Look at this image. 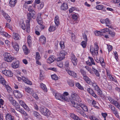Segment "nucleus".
I'll use <instances>...</instances> for the list:
<instances>
[{
	"instance_id": "nucleus-19",
	"label": "nucleus",
	"mask_w": 120,
	"mask_h": 120,
	"mask_svg": "<svg viewBox=\"0 0 120 120\" xmlns=\"http://www.w3.org/2000/svg\"><path fill=\"white\" fill-rule=\"evenodd\" d=\"M68 8V4L66 3H63L61 6V9L63 10H66Z\"/></svg>"
},
{
	"instance_id": "nucleus-24",
	"label": "nucleus",
	"mask_w": 120,
	"mask_h": 120,
	"mask_svg": "<svg viewBox=\"0 0 120 120\" xmlns=\"http://www.w3.org/2000/svg\"><path fill=\"white\" fill-rule=\"evenodd\" d=\"M5 117L6 120H13L14 119L13 116H12L10 114L7 113Z\"/></svg>"
},
{
	"instance_id": "nucleus-27",
	"label": "nucleus",
	"mask_w": 120,
	"mask_h": 120,
	"mask_svg": "<svg viewBox=\"0 0 120 120\" xmlns=\"http://www.w3.org/2000/svg\"><path fill=\"white\" fill-rule=\"evenodd\" d=\"M17 3V0H10L9 4L11 7H14Z\"/></svg>"
},
{
	"instance_id": "nucleus-25",
	"label": "nucleus",
	"mask_w": 120,
	"mask_h": 120,
	"mask_svg": "<svg viewBox=\"0 0 120 120\" xmlns=\"http://www.w3.org/2000/svg\"><path fill=\"white\" fill-rule=\"evenodd\" d=\"M80 104L82 110L85 112L88 111V108L85 104H83L82 102L80 103Z\"/></svg>"
},
{
	"instance_id": "nucleus-6",
	"label": "nucleus",
	"mask_w": 120,
	"mask_h": 120,
	"mask_svg": "<svg viewBox=\"0 0 120 120\" xmlns=\"http://www.w3.org/2000/svg\"><path fill=\"white\" fill-rule=\"evenodd\" d=\"M108 99L112 104H113L115 106L120 110V102H118L112 99L111 97L108 98Z\"/></svg>"
},
{
	"instance_id": "nucleus-11",
	"label": "nucleus",
	"mask_w": 120,
	"mask_h": 120,
	"mask_svg": "<svg viewBox=\"0 0 120 120\" xmlns=\"http://www.w3.org/2000/svg\"><path fill=\"white\" fill-rule=\"evenodd\" d=\"M19 102L21 105L26 110L28 111H30V109L23 101L22 100H19Z\"/></svg>"
},
{
	"instance_id": "nucleus-13",
	"label": "nucleus",
	"mask_w": 120,
	"mask_h": 120,
	"mask_svg": "<svg viewBox=\"0 0 120 120\" xmlns=\"http://www.w3.org/2000/svg\"><path fill=\"white\" fill-rule=\"evenodd\" d=\"M14 94L16 98H20L22 96L21 93L18 90H15L14 91Z\"/></svg>"
},
{
	"instance_id": "nucleus-31",
	"label": "nucleus",
	"mask_w": 120,
	"mask_h": 120,
	"mask_svg": "<svg viewBox=\"0 0 120 120\" xmlns=\"http://www.w3.org/2000/svg\"><path fill=\"white\" fill-rule=\"evenodd\" d=\"M13 37L14 39L16 40H19L20 38L19 34L16 33L14 34Z\"/></svg>"
},
{
	"instance_id": "nucleus-5",
	"label": "nucleus",
	"mask_w": 120,
	"mask_h": 120,
	"mask_svg": "<svg viewBox=\"0 0 120 120\" xmlns=\"http://www.w3.org/2000/svg\"><path fill=\"white\" fill-rule=\"evenodd\" d=\"M72 99L71 101V100L74 101L73 100L75 101H76L80 103H81L82 100L79 96L77 94L74 93H72L71 95Z\"/></svg>"
},
{
	"instance_id": "nucleus-41",
	"label": "nucleus",
	"mask_w": 120,
	"mask_h": 120,
	"mask_svg": "<svg viewBox=\"0 0 120 120\" xmlns=\"http://www.w3.org/2000/svg\"><path fill=\"white\" fill-rule=\"evenodd\" d=\"M26 22L27 23V24H26V30L27 32L29 33L30 32V23L28 22L27 21Z\"/></svg>"
},
{
	"instance_id": "nucleus-30",
	"label": "nucleus",
	"mask_w": 120,
	"mask_h": 120,
	"mask_svg": "<svg viewBox=\"0 0 120 120\" xmlns=\"http://www.w3.org/2000/svg\"><path fill=\"white\" fill-rule=\"evenodd\" d=\"M94 45H95V50L94 53L95 55H97L98 54V51L99 47L98 45V44L97 43H95Z\"/></svg>"
},
{
	"instance_id": "nucleus-43",
	"label": "nucleus",
	"mask_w": 120,
	"mask_h": 120,
	"mask_svg": "<svg viewBox=\"0 0 120 120\" xmlns=\"http://www.w3.org/2000/svg\"><path fill=\"white\" fill-rule=\"evenodd\" d=\"M95 50V47L94 48L92 47L90 49V52H91L93 56H95L94 53V52Z\"/></svg>"
},
{
	"instance_id": "nucleus-56",
	"label": "nucleus",
	"mask_w": 120,
	"mask_h": 120,
	"mask_svg": "<svg viewBox=\"0 0 120 120\" xmlns=\"http://www.w3.org/2000/svg\"><path fill=\"white\" fill-rule=\"evenodd\" d=\"M65 69L66 71V69H70L69 67V62L68 61H66L65 63Z\"/></svg>"
},
{
	"instance_id": "nucleus-1",
	"label": "nucleus",
	"mask_w": 120,
	"mask_h": 120,
	"mask_svg": "<svg viewBox=\"0 0 120 120\" xmlns=\"http://www.w3.org/2000/svg\"><path fill=\"white\" fill-rule=\"evenodd\" d=\"M71 102L73 105V106L76 109V111L77 113L80 114L84 117H87V116L85 114L84 112L82 110L80 104L76 103L75 101L72 100Z\"/></svg>"
},
{
	"instance_id": "nucleus-33",
	"label": "nucleus",
	"mask_w": 120,
	"mask_h": 120,
	"mask_svg": "<svg viewBox=\"0 0 120 120\" xmlns=\"http://www.w3.org/2000/svg\"><path fill=\"white\" fill-rule=\"evenodd\" d=\"M12 67L14 68H16L18 67L19 66V63L17 62H14L11 64Z\"/></svg>"
},
{
	"instance_id": "nucleus-18",
	"label": "nucleus",
	"mask_w": 120,
	"mask_h": 120,
	"mask_svg": "<svg viewBox=\"0 0 120 120\" xmlns=\"http://www.w3.org/2000/svg\"><path fill=\"white\" fill-rule=\"evenodd\" d=\"M83 79L87 83L90 85H92V82L90 79L86 75L83 77Z\"/></svg>"
},
{
	"instance_id": "nucleus-48",
	"label": "nucleus",
	"mask_w": 120,
	"mask_h": 120,
	"mask_svg": "<svg viewBox=\"0 0 120 120\" xmlns=\"http://www.w3.org/2000/svg\"><path fill=\"white\" fill-rule=\"evenodd\" d=\"M55 30V27L53 26H50L49 29V30L50 32L54 31Z\"/></svg>"
},
{
	"instance_id": "nucleus-36",
	"label": "nucleus",
	"mask_w": 120,
	"mask_h": 120,
	"mask_svg": "<svg viewBox=\"0 0 120 120\" xmlns=\"http://www.w3.org/2000/svg\"><path fill=\"white\" fill-rule=\"evenodd\" d=\"M11 43L14 47V49L17 51H18L19 49V47L18 45L17 44H16L14 46L13 42H11Z\"/></svg>"
},
{
	"instance_id": "nucleus-4",
	"label": "nucleus",
	"mask_w": 120,
	"mask_h": 120,
	"mask_svg": "<svg viewBox=\"0 0 120 120\" xmlns=\"http://www.w3.org/2000/svg\"><path fill=\"white\" fill-rule=\"evenodd\" d=\"M4 60L8 62H11L14 59V57L11 56L10 53L7 52L4 53Z\"/></svg>"
},
{
	"instance_id": "nucleus-22",
	"label": "nucleus",
	"mask_w": 120,
	"mask_h": 120,
	"mask_svg": "<svg viewBox=\"0 0 120 120\" xmlns=\"http://www.w3.org/2000/svg\"><path fill=\"white\" fill-rule=\"evenodd\" d=\"M7 82L5 83V85H3L4 86H5V87L6 89L7 90V91L9 93L12 92V90L11 88V87L8 85H6Z\"/></svg>"
},
{
	"instance_id": "nucleus-26",
	"label": "nucleus",
	"mask_w": 120,
	"mask_h": 120,
	"mask_svg": "<svg viewBox=\"0 0 120 120\" xmlns=\"http://www.w3.org/2000/svg\"><path fill=\"white\" fill-rule=\"evenodd\" d=\"M70 116L73 119L75 120H80L79 117L73 113H70Z\"/></svg>"
},
{
	"instance_id": "nucleus-45",
	"label": "nucleus",
	"mask_w": 120,
	"mask_h": 120,
	"mask_svg": "<svg viewBox=\"0 0 120 120\" xmlns=\"http://www.w3.org/2000/svg\"><path fill=\"white\" fill-rule=\"evenodd\" d=\"M97 103H98L95 101L94 100L92 102V104L94 106V107L97 109H98L99 108L96 105Z\"/></svg>"
},
{
	"instance_id": "nucleus-53",
	"label": "nucleus",
	"mask_w": 120,
	"mask_h": 120,
	"mask_svg": "<svg viewBox=\"0 0 120 120\" xmlns=\"http://www.w3.org/2000/svg\"><path fill=\"white\" fill-rule=\"evenodd\" d=\"M60 44L61 49H63L64 48V42L63 41H61L60 43Z\"/></svg>"
},
{
	"instance_id": "nucleus-35",
	"label": "nucleus",
	"mask_w": 120,
	"mask_h": 120,
	"mask_svg": "<svg viewBox=\"0 0 120 120\" xmlns=\"http://www.w3.org/2000/svg\"><path fill=\"white\" fill-rule=\"evenodd\" d=\"M40 86L44 91L46 92L47 91V90L45 85L41 83L40 84Z\"/></svg>"
},
{
	"instance_id": "nucleus-32",
	"label": "nucleus",
	"mask_w": 120,
	"mask_h": 120,
	"mask_svg": "<svg viewBox=\"0 0 120 120\" xmlns=\"http://www.w3.org/2000/svg\"><path fill=\"white\" fill-rule=\"evenodd\" d=\"M31 37L30 35H29L27 37V43L29 47H31L32 41L31 40Z\"/></svg>"
},
{
	"instance_id": "nucleus-38",
	"label": "nucleus",
	"mask_w": 120,
	"mask_h": 120,
	"mask_svg": "<svg viewBox=\"0 0 120 120\" xmlns=\"http://www.w3.org/2000/svg\"><path fill=\"white\" fill-rule=\"evenodd\" d=\"M105 8L104 6L101 5H98L96 6V8L98 10H101L103 9L104 8Z\"/></svg>"
},
{
	"instance_id": "nucleus-3",
	"label": "nucleus",
	"mask_w": 120,
	"mask_h": 120,
	"mask_svg": "<svg viewBox=\"0 0 120 120\" xmlns=\"http://www.w3.org/2000/svg\"><path fill=\"white\" fill-rule=\"evenodd\" d=\"M36 16V12L35 11H32L31 12L28 13L27 14V20L26 21L30 23L32 18L34 19H35Z\"/></svg>"
},
{
	"instance_id": "nucleus-29",
	"label": "nucleus",
	"mask_w": 120,
	"mask_h": 120,
	"mask_svg": "<svg viewBox=\"0 0 120 120\" xmlns=\"http://www.w3.org/2000/svg\"><path fill=\"white\" fill-rule=\"evenodd\" d=\"M56 26H58L59 24L60 21L59 16H56L54 18Z\"/></svg>"
},
{
	"instance_id": "nucleus-12",
	"label": "nucleus",
	"mask_w": 120,
	"mask_h": 120,
	"mask_svg": "<svg viewBox=\"0 0 120 120\" xmlns=\"http://www.w3.org/2000/svg\"><path fill=\"white\" fill-rule=\"evenodd\" d=\"M41 14L38 13L37 16V21L39 25H41L42 24V21L41 17Z\"/></svg>"
},
{
	"instance_id": "nucleus-61",
	"label": "nucleus",
	"mask_w": 120,
	"mask_h": 120,
	"mask_svg": "<svg viewBox=\"0 0 120 120\" xmlns=\"http://www.w3.org/2000/svg\"><path fill=\"white\" fill-rule=\"evenodd\" d=\"M36 60H39L41 58L38 52L36 53Z\"/></svg>"
},
{
	"instance_id": "nucleus-46",
	"label": "nucleus",
	"mask_w": 120,
	"mask_h": 120,
	"mask_svg": "<svg viewBox=\"0 0 120 120\" xmlns=\"http://www.w3.org/2000/svg\"><path fill=\"white\" fill-rule=\"evenodd\" d=\"M25 90L26 92L30 93L32 92L33 90L32 88L28 87L27 88H25Z\"/></svg>"
},
{
	"instance_id": "nucleus-47",
	"label": "nucleus",
	"mask_w": 120,
	"mask_h": 120,
	"mask_svg": "<svg viewBox=\"0 0 120 120\" xmlns=\"http://www.w3.org/2000/svg\"><path fill=\"white\" fill-rule=\"evenodd\" d=\"M89 59L90 60V61L92 64L93 65H95V64L94 63V60L92 57L89 56L88 57Z\"/></svg>"
},
{
	"instance_id": "nucleus-44",
	"label": "nucleus",
	"mask_w": 120,
	"mask_h": 120,
	"mask_svg": "<svg viewBox=\"0 0 120 120\" xmlns=\"http://www.w3.org/2000/svg\"><path fill=\"white\" fill-rule=\"evenodd\" d=\"M76 86L78 88L81 90H83L84 88L79 83H76Z\"/></svg>"
},
{
	"instance_id": "nucleus-60",
	"label": "nucleus",
	"mask_w": 120,
	"mask_h": 120,
	"mask_svg": "<svg viewBox=\"0 0 120 120\" xmlns=\"http://www.w3.org/2000/svg\"><path fill=\"white\" fill-rule=\"evenodd\" d=\"M8 99L10 101L11 103L12 104L13 102V101H15V100H14L13 98L12 97L9 96L8 97Z\"/></svg>"
},
{
	"instance_id": "nucleus-34",
	"label": "nucleus",
	"mask_w": 120,
	"mask_h": 120,
	"mask_svg": "<svg viewBox=\"0 0 120 120\" xmlns=\"http://www.w3.org/2000/svg\"><path fill=\"white\" fill-rule=\"evenodd\" d=\"M6 82L5 79L0 74V83L3 85H5L4 83Z\"/></svg>"
},
{
	"instance_id": "nucleus-63",
	"label": "nucleus",
	"mask_w": 120,
	"mask_h": 120,
	"mask_svg": "<svg viewBox=\"0 0 120 120\" xmlns=\"http://www.w3.org/2000/svg\"><path fill=\"white\" fill-rule=\"evenodd\" d=\"M114 53L115 59L117 61H118L119 60V59L118 56V54L116 52H114Z\"/></svg>"
},
{
	"instance_id": "nucleus-50",
	"label": "nucleus",
	"mask_w": 120,
	"mask_h": 120,
	"mask_svg": "<svg viewBox=\"0 0 120 120\" xmlns=\"http://www.w3.org/2000/svg\"><path fill=\"white\" fill-rule=\"evenodd\" d=\"M105 23L106 25L107 26H109L110 25L111 23L109 19L107 18L106 19H105Z\"/></svg>"
},
{
	"instance_id": "nucleus-14",
	"label": "nucleus",
	"mask_w": 120,
	"mask_h": 120,
	"mask_svg": "<svg viewBox=\"0 0 120 120\" xmlns=\"http://www.w3.org/2000/svg\"><path fill=\"white\" fill-rule=\"evenodd\" d=\"M66 71L69 75L72 76L74 77H76L77 75L76 73L73 71H71L70 69H66Z\"/></svg>"
},
{
	"instance_id": "nucleus-59",
	"label": "nucleus",
	"mask_w": 120,
	"mask_h": 120,
	"mask_svg": "<svg viewBox=\"0 0 120 120\" xmlns=\"http://www.w3.org/2000/svg\"><path fill=\"white\" fill-rule=\"evenodd\" d=\"M33 2L32 0L28 1H26L24 3V6L26 7V5L27 4H32Z\"/></svg>"
},
{
	"instance_id": "nucleus-28",
	"label": "nucleus",
	"mask_w": 120,
	"mask_h": 120,
	"mask_svg": "<svg viewBox=\"0 0 120 120\" xmlns=\"http://www.w3.org/2000/svg\"><path fill=\"white\" fill-rule=\"evenodd\" d=\"M39 41L42 44H45L46 42V38L43 36H41L40 38Z\"/></svg>"
},
{
	"instance_id": "nucleus-55",
	"label": "nucleus",
	"mask_w": 120,
	"mask_h": 120,
	"mask_svg": "<svg viewBox=\"0 0 120 120\" xmlns=\"http://www.w3.org/2000/svg\"><path fill=\"white\" fill-rule=\"evenodd\" d=\"M87 42H86L85 41H82L81 43V45L83 48L86 47V44Z\"/></svg>"
},
{
	"instance_id": "nucleus-21",
	"label": "nucleus",
	"mask_w": 120,
	"mask_h": 120,
	"mask_svg": "<svg viewBox=\"0 0 120 120\" xmlns=\"http://www.w3.org/2000/svg\"><path fill=\"white\" fill-rule=\"evenodd\" d=\"M22 80H23L24 82L27 84L30 85H31L32 83L30 81V80H29L28 78L24 77L22 76Z\"/></svg>"
},
{
	"instance_id": "nucleus-64",
	"label": "nucleus",
	"mask_w": 120,
	"mask_h": 120,
	"mask_svg": "<svg viewBox=\"0 0 120 120\" xmlns=\"http://www.w3.org/2000/svg\"><path fill=\"white\" fill-rule=\"evenodd\" d=\"M21 28L23 30H25L26 28L25 24L23 23L21 24Z\"/></svg>"
},
{
	"instance_id": "nucleus-8",
	"label": "nucleus",
	"mask_w": 120,
	"mask_h": 120,
	"mask_svg": "<svg viewBox=\"0 0 120 120\" xmlns=\"http://www.w3.org/2000/svg\"><path fill=\"white\" fill-rule=\"evenodd\" d=\"M67 54V53L64 50H61L59 54L60 57L57 58V60L59 61L64 59L65 58V56Z\"/></svg>"
},
{
	"instance_id": "nucleus-37",
	"label": "nucleus",
	"mask_w": 120,
	"mask_h": 120,
	"mask_svg": "<svg viewBox=\"0 0 120 120\" xmlns=\"http://www.w3.org/2000/svg\"><path fill=\"white\" fill-rule=\"evenodd\" d=\"M92 70L94 72L95 74L98 77H99L100 74L98 71L93 67H92Z\"/></svg>"
},
{
	"instance_id": "nucleus-42",
	"label": "nucleus",
	"mask_w": 120,
	"mask_h": 120,
	"mask_svg": "<svg viewBox=\"0 0 120 120\" xmlns=\"http://www.w3.org/2000/svg\"><path fill=\"white\" fill-rule=\"evenodd\" d=\"M99 60V62L101 63L102 66H103L105 65V64L104 62V59L102 57L100 58Z\"/></svg>"
},
{
	"instance_id": "nucleus-23",
	"label": "nucleus",
	"mask_w": 120,
	"mask_h": 120,
	"mask_svg": "<svg viewBox=\"0 0 120 120\" xmlns=\"http://www.w3.org/2000/svg\"><path fill=\"white\" fill-rule=\"evenodd\" d=\"M22 48L25 54L27 55L30 52V50L28 49L26 45H23Z\"/></svg>"
},
{
	"instance_id": "nucleus-9",
	"label": "nucleus",
	"mask_w": 120,
	"mask_h": 120,
	"mask_svg": "<svg viewBox=\"0 0 120 120\" xmlns=\"http://www.w3.org/2000/svg\"><path fill=\"white\" fill-rule=\"evenodd\" d=\"M71 59L73 65L76 66L77 65L78 60L77 58L74 54H72L71 56Z\"/></svg>"
},
{
	"instance_id": "nucleus-15",
	"label": "nucleus",
	"mask_w": 120,
	"mask_h": 120,
	"mask_svg": "<svg viewBox=\"0 0 120 120\" xmlns=\"http://www.w3.org/2000/svg\"><path fill=\"white\" fill-rule=\"evenodd\" d=\"M1 12L2 14L8 22H10L11 21V19L10 17L7 14L5 13L4 11H1Z\"/></svg>"
},
{
	"instance_id": "nucleus-17",
	"label": "nucleus",
	"mask_w": 120,
	"mask_h": 120,
	"mask_svg": "<svg viewBox=\"0 0 120 120\" xmlns=\"http://www.w3.org/2000/svg\"><path fill=\"white\" fill-rule=\"evenodd\" d=\"M55 97L57 99L60 100L61 99H63V98H64V99H66V98H65V97L64 95H62L61 94H60L59 93H56L55 94Z\"/></svg>"
},
{
	"instance_id": "nucleus-62",
	"label": "nucleus",
	"mask_w": 120,
	"mask_h": 120,
	"mask_svg": "<svg viewBox=\"0 0 120 120\" xmlns=\"http://www.w3.org/2000/svg\"><path fill=\"white\" fill-rule=\"evenodd\" d=\"M72 18L74 20H76L78 18V16L75 14H73L72 16Z\"/></svg>"
},
{
	"instance_id": "nucleus-7",
	"label": "nucleus",
	"mask_w": 120,
	"mask_h": 120,
	"mask_svg": "<svg viewBox=\"0 0 120 120\" xmlns=\"http://www.w3.org/2000/svg\"><path fill=\"white\" fill-rule=\"evenodd\" d=\"M109 30L108 28H105L101 30V31H97L95 33V35L97 36L99 35L104 36L105 35L104 34L108 32L109 31Z\"/></svg>"
},
{
	"instance_id": "nucleus-10",
	"label": "nucleus",
	"mask_w": 120,
	"mask_h": 120,
	"mask_svg": "<svg viewBox=\"0 0 120 120\" xmlns=\"http://www.w3.org/2000/svg\"><path fill=\"white\" fill-rule=\"evenodd\" d=\"M1 72L6 76L11 77L13 76L12 72L9 70H5L4 71H2Z\"/></svg>"
},
{
	"instance_id": "nucleus-40",
	"label": "nucleus",
	"mask_w": 120,
	"mask_h": 120,
	"mask_svg": "<svg viewBox=\"0 0 120 120\" xmlns=\"http://www.w3.org/2000/svg\"><path fill=\"white\" fill-rule=\"evenodd\" d=\"M92 86L94 90H95L99 88L98 86L97 85V83H93L92 82Z\"/></svg>"
},
{
	"instance_id": "nucleus-52",
	"label": "nucleus",
	"mask_w": 120,
	"mask_h": 120,
	"mask_svg": "<svg viewBox=\"0 0 120 120\" xmlns=\"http://www.w3.org/2000/svg\"><path fill=\"white\" fill-rule=\"evenodd\" d=\"M51 77L52 79L55 80H57L58 79L57 76L55 74L52 75Z\"/></svg>"
},
{
	"instance_id": "nucleus-16",
	"label": "nucleus",
	"mask_w": 120,
	"mask_h": 120,
	"mask_svg": "<svg viewBox=\"0 0 120 120\" xmlns=\"http://www.w3.org/2000/svg\"><path fill=\"white\" fill-rule=\"evenodd\" d=\"M87 91L93 97L95 98L97 97V95L91 88H88L87 89Z\"/></svg>"
},
{
	"instance_id": "nucleus-39",
	"label": "nucleus",
	"mask_w": 120,
	"mask_h": 120,
	"mask_svg": "<svg viewBox=\"0 0 120 120\" xmlns=\"http://www.w3.org/2000/svg\"><path fill=\"white\" fill-rule=\"evenodd\" d=\"M62 95H64L65 97H64L65 98H66V99H64V98H63V100L65 101H68V99L66 97V96H68L69 95V94L68 92H64V93L63 94H62Z\"/></svg>"
},
{
	"instance_id": "nucleus-49",
	"label": "nucleus",
	"mask_w": 120,
	"mask_h": 120,
	"mask_svg": "<svg viewBox=\"0 0 120 120\" xmlns=\"http://www.w3.org/2000/svg\"><path fill=\"white\" fill-rule=\"evenodd\" d=\"M88 118H89L91 120H97V118L94 116H87V117H86Z\"/></svg>"
},
{
	"instance_id": "nucleus-20",
	"label": "nucleus",
	"mask_w": 120,
	"mask_h": 120,
	"mask_svg": "<svg viewBox=\"0 0 120 120\" xmlns=\"http://www.w3.org/2000/svg\"><path fill=\"white\" fill-rule=\"evenodd\" d=\"M55 59L56 57L54 56H51L47 59V62L49 64H50L53 62Z\"/></svg>"
},
{
	"instance_id": "nucleus-51",
	"label": "nucleus",
	"mask_w": 120,
	"mask_h": 120,
	"mask_svg": "<svg viewBox=\"0 0 120 120\" xmlns=\"http://www.w3.org/2000/svg\"><path fill=\"white\" fill-rule=\"evenodd\" d=\"M68 85L70 87H72L74 86L73 82L71 80H68Z\"/></svg>"
},
{
	"instance_id": "nucleus-58",
	"label": "nucleus",
	"mask_w": 120,
	"mask_h": 120,
	"mask_svg": "<svg viewBox=\"0 0 120 120\" xmlns=\"http://www.w3.org/2000/svg\"><path fill=\"white\" fill-rule=\"evenodd\" d=\"M83 38L84 39V41L86 42H87L88 39L87 36L85 34H83Z\"/></svg>"
},
{
	"instance_id": "nucleus-54",
	"label": "nucleus",
	"mask_w": 120,
	"mask_h": 120,
	"mask_svg": "<svg viewBox=\"0 0 120 120\" xmlns=\"http://www.w3.org/2000/svg\"><path fill=\"white\" fill-rule=\"evenodd\" d=\"M80 71L83 77L86 75V72L84 70L81 69L80 70Z\"/></svg>"
},
{
	"instance_id": "nucleus-2",
	"label": "nucleus",
	"mask_w": 120,
	"mask_h": 120,
	"mask_svg": "<svg viewBox=\"0 0 120 120\" xmlns=\"http://www.w3.org/2000/svg\"><path fill=\"white\" fill-rule=\"evenodd\" d=\"M39 111L43 115L46 116H48L50 114V111L44 106L40 107Z\"/></svg>"
},
{
	"instance_id": "nucleus-57",
	"label": "nucleus",
	"mask_w": 120,
	"mask_h": 120,
	"mask_svg": "<svg viewBox=\"0 0 120 120\" xmlns=\"http://www.w3.org/2000/svg\"><path fill=\"white\" fill-rule=\"evenodd\" d=\"M96 90L97 91L98 94L99 95H101L102 94V92L99 88H98Z\"/></svg>"
}]
</instances>
